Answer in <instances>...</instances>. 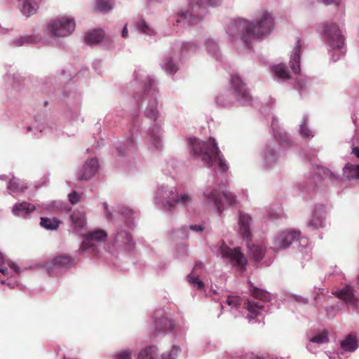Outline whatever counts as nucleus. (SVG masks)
I'll use <instances>...</instances> for the list:
<instances>
[{
    "label": "nucleus",
    "instance_id": "f257e3e1",
    "mask_svg": "<svg viewBox=\"0 0 359 359\" xmlns=\"http://www.w3.org/2000/svg\"><path fill=\"white\" fill-rule=\"evenodd\" d=\"M106 219L116 224L114 233L111 238V246L108 244L104 247V254L99 250V248L105 242L107 233L102 229H97L87 233L82 241L79 252L89 251L96 255L99 259L103 258L109 262V257H115L116 252H132L135 242L131 231L135 228V212L127 206L117 205L109 207L106 202L102 203Z\"/></svg>",
    "mask_w": 359,
    "mask_h": 359
},
{
    "label": "nucleus",
    "instance_id": "f03ea898",
    "mask_svg": "<svg viewBox=\"0 0 359 359\" xmlns=\"http://www.w3.org/2000/svg\"><path fill=\"white\" fill-rule=\"evenodd\" d=\"M133 77L129 88L137 90L134 95L136 104L138 107H142L144 116L154 121L148 129L145 141L153 148L161 149L163 147V123L158 120L161 114L158 100V81L154 76L148 74L141 68L135 70Z\"/></svg>",
    "mask_w": 359,
    "mask_h": 359
},
{
    "label": "nucleus",
    "instance_id": "7ed1b4c3",
    "mask_svg": "<svg viewBox=\"0 0 359 359\" xmlns=\"http://www.w3.org/2000/svg\"><path fill=\"white\" fill-rule=\"evenodd\" d=\"M273 28V18L266 10L260 11L254 21L238 18L231 21L227 34L236 39H241L249 45L254 39H259L269 34Z\"/></svg>",
    "mask_w": 359,
    "mask_h": 359
},
{
    "label": "nucleus",
    "instance_id": "20e7f679",
    "mask_svg": "<svg viewBox=\"0 0 359 359\" xmlns=\"http://www.w3.org/2000/svg\"><path fill=\"white\" fill-rule=\"evenodd\" d=\"M186 143L194 158L201 160L208 167L212 168L217 175L223 176L224 158L215 138L210 137L207 141H203L189 136L186 138Z\"/></svg>",
    "mask_w": 359,
    "mask_h": 359
},
{
    "label": "nucleus",
    "instance_id": "39448f33",
    "mask_svg": "<svg viewBox=\"0 0 359 359\" xmlns=\"http://www.w3.org/2000/svg\"><path fill=\"white\" fill-rule=\"evenodd\" d=\"M198 43L193 41H176L172 43L170 50L160 60L161 69L168 76H174L180 68L181 59L196 53Z\"/></svg>",
    "mask_w": 359,
    "mask_h": 359
},
{
    "label": "nucleus",
    "instance_id": "423d86ee",
    "mask_svg": "<svg viewBox=\"0 0 359 359\" xmlns=\"http://www.w3.org/2000/svg\"><path fill=\"white\" fill-rule=\"evenodd\" d=\"M318 32L327 47L333 62L339 60L346 52L345 36L343 29L334 22H325L318 27Z\"/></svg>",
    "mask_w": 359,
    "mask_h": 359
},
{
    "label": "nucleus",
    "instance_id": "0eeeda50",
    "mask_svg": "<svg viewBox=\"0 0 359 359\" xmlns=\"http://www.w3.org/2000/svg\"><path fill=\"white\" fill-rule=\"evenodd\" d=\"M75 28V19L72 16L63 15L50 20L43 30L49 39L55 41L71 36Z\"/></svg>",
    "mask_w": 359,
    "mask_h": 359
},
{
    "label": "nucleus",
    "instance_id": "6e6552de",
    "mask_svg": "<svg viewBox=\"0 0 359 359\" xmlns=\"http://www.w3.org/2000/svg\"><path fill=\"white\" fill-rule=\"evenodd\" d=\"M250 291L252 298L248 299L243 309L248 312L246 318L250 323L257 316H264L267 313L268 306L264 302L269 301L271 295L266 290L254 287L251 283H250Z\"/></svg>",
    "mask_w": 359,
    "mask_h": 359
},
{
    "label": "nucleus",
    "instance_id": "1a4fd4ad",
    "mask_svg": "<svg viewBox=\"0 0 359 359\" xmlns=\"http://www.w3.org/2000/svg\"><path fill=\"white\" fill-rule=\"evenodd\" d=\"M301 232L295 229H285L278 232L273 238L272 242V249L274 252H279L288 248L292 243L299 239L303 246L308 245L306 238H300Z\"/></svg>",
    "mask_w": 359,
    "mask_h": 359
},
{
    "label": "nucleus",
    "instance_id": "9d476101",
    "mask_svg": "<svg viewBox=\"0 0 359 359\" xmlns=\"http://www.w3.org/2000/svg\"><path fill=\"white\" fill-rule=\"evenodd\" d=\"M203 196L210 208L219 215L222 213L224 197V184L222 181L217 182L212 187H206L203 191Z\"/></svg>",
    "mask_w": 359,
    "mask_h": 359
},
{
    "label": "nucleus",
    "instance_id": "9b49d317",
    "mask_svg": "<svg viewBox=\"0 0 359 359\" xmlns=\"http://www.w3.org/2000/svg\"><path fill=\"white\" fill-rule=\"evenodd\" d=\"M176 189L168 185H159L155 192L154 203L162 210H171L176 194Z\"/></svg>",
    "mask_w": 359,
    "mask_h": 359
},
{
    "label": "nucleus",
    "instance_id": "f8f14e48",
    "mask_svg": "<svg viewBox=\"0 0 359 359\" xmlns=\"http://www.w3.org/2000/svg\"><path fill=\"white\" fill-rule=\"evenodd\" d=\"M201 6L198 4H192L189 3V9L181 11L176 16L174 26L182 25L183 27L197 25L201 20L202 15L199 9Z\"/></svg>",
    "mask_w": 359,
    "mask_h": 359
},
{
    "label": "nucleus",
    "instance_id": "ddd939ff",
    "mask_svg": "<svg viewBox=\"0 0 359 359\" xmlns=\"http://www.w3.org/2000/svg\"><path fill=\"white\" fill-rule=\"evenodd\" d=\"M231 90L233 92L238 101L243 105L248 104L251 100L245 84L243 82L239 75L233 74L230 79Z\"/></svg>",
    "mask_w": 359,
    "mask_h": 359
},
{
    "label": "nucleus",
    "instance_id": "4468645a",
    "mask_svg": "<svg viewBox=\"0 0 359 359\" xmlns=\"http://www.w3.org/2000/svg\"><path fill=\"white\" fill-rule=\"evenodd\" d=\"M226 259H228L234 270L243 274L246 270L248 259L240 248H229L226 245Z\"/></svg>",
    "mask_w": 359,
    "mask_h": 359
},
{
    "label": "nucleus",
    "instance_id": "2eb2a0df",
    "mask_svg": "<svg viewBox=\"0 0 359 359\" xmlns=\"http://www.w3.org/2000/svg\"><path fill=\"white\" fill-rule=\"evenodd\" d=\"M27 131L28 133L33 132L34 136L36 137L43 135H58L56 123L51 120L47 119L40 121L36 120L33 126L27 127Z\"/></svg>",
    "mask_w": 359,
    "mask_h": 359
},
{
    "label": "nucleus",
    "instance_id": "dca6fc26",
    "mask_svg": "<svg viewBox=\"0 0 359 359\" xmlns=\"http://www.w3.org/2000/svg\"><path fill=\"white\" fill-rule=\"evenodd\" d=\"M72 77V75L69 74L67 69H62L60 78L55 76H51L41 79L38 86L39 90L44 94H49L51 92L55 93V88L58 84L71 79Z\"/></svg>",
    "mask_w": 359,
    "mask_h": 359
},
{
    "label": "nucleus",
    "instance_id": "f3484780",
    "mask_svg": "<svg viewBox=\"0 0 359 359\" xmlns=\"http://www.w3.org/2000/svg\"><path fill=\"white\" fill-rule=\"evenodd\" d=\"M137 129L133 126L129 131L127 140L119 142L116 146V150L118 155L122 157H126L132 155L137 149L136 137Z\"/></svg>",
    "mask_w": 359,
    "mask_h": 359
},
{
    "label": "nucleus",
    "instance_id": "a211bd4d",
    "mask_svg": "<svg viewBox=\"0 0 359 359\" xmlns=\"http://www.w3.org/2000/svg\"><path fill=\"white\" fill-rule=\"evenodd\" d=\"M262 167L266 170L273 169L278 163V156L273 142L265 144L260 154Z\"/></svg>",
    "mask_w": 359,
    "mask_h": 359
},
{
    "label": "nucleus",
    "instance_id": "6ab92c4d",
    "mask_svg": "<svg viewBox=\"0 0 359 359\" xmlns=\"http://www.w3.org/2000/svg\"><path fill=\"white\" fill-rule=\"evenodd\" d=\"M74 259L69 256H58L48 263L47 269L50 275L61 273L75 265Z\"/></svg>",
    "mask_w": 359,
    "mask_h": 359
},
{
    "label": "nucleus",
    "instance_id": "aec40b11",
    "mask_svg": "<svg viewBox=\"0 0 359 359\" xmlns=\"http://www.w3.org/2000/svg\"><path fill=\"white\" fill-rule=\"evenodd\" d=\"M99 168L98 161L91 158L86 161L82 168L79 170L78 178L80 181H88L93 177Z\"/></svg>",
    "mask_w": 359,
    "mask_h": 359
},
{
    "label": "nucleus",
    "instance_id": "412c9836",
    "mask_svg": "<svg viewBox=\"0 0 359 359\" xmlns=\"http://www.w3.org/2000/svg\"><path fill=\"white\" fill-rule=\"evenodd\" d=\"M205 46L208 55L215 61L222 64L223 54L218 40L215 38H208L205 41Z\"/></svg>",
    "mask_w": 359,
    "mask_h": 359
},
{
    "label": "nucleus",
    "instance_id": "4be33fe9",
    "mask_svg": "<svg viewBox=\"0 0 359 359\" xmlns=\"http://www.w3.org/2000/svg\"><path fill=\"white\" fill-rule=\"evenodd\" d=\"M325 207L320 204L315 206L311 217L307 224V227L311 230L324 226Z\"/></svg>",
    "mask_w": 359,
    "mask_h": 359
},
{
    "label": "nucleus",
    "instance_id": "5701e85b",
    "mask_svg": "<svg viewBox=\"0 0 359 359\" xmlns=\"http://www.w3.org/2000/svg\"><path fill=\"white\" fill-rule=\"evenodd\" d=\"M36 208L32 203L26 201L18 202L13 205L11 212L15 217L26 219L30 217Z\"/></svg>",
    "mask_w": 359,
    "mask_h": 359
},
{
    "label": "nucleus",
    "instance_id": "b1692460",
    "mask_svg": "<svg viewBox=\"0 0 359 359\" xmlns=\"http://www.w3.org/2000/svg\"><path fill=\"white\" fill-rule=\"evenodd\" d=\"M302 46L303 43L301 39L297 38L290 58V68L295 74L300 72V54Z\"/></svg>",
    "mask_w": 359,
    "mask_h": 359
},
{
    "label": "nucleus",
    "instance_id": "393cba45",
    "mask_svg": "<svg viewBox=\"0 0 359 359\" xmlns=\"http://www.w3.org/2000/svg\"><path fill=\"white\" fill-rule=\"evenodd\" d=\"M335 295L343 299L347 304L355 309L358 307V300L355 297L353 287L346 285L343 289L335 292Z\"/></svg>",
    "mask_w": 359,
    "mask_h": 359
},
{
    "label": "nucleus",
    "instance_id": "a878e982",
    "mask_svg": "<svg viewBox=\"0 0 359 359\" xmlns=\"http://www.w3.org/2000/svg\"><path fill=\"white\" fill-rule=\"evenodd\" d=\"M251 217L248 214L240 212L238 217L239 233L242 238L246 241L251 237Z\"/></svg>",
    "mask_w": 359,
    "mask_h": 359
},
{
    "label": "nucleus",
    "instance_id": "bb28decb",
    "mask_svg": "<svg viewBox=\"0 0 359 359\" xmlns=\"http://www.w3.org/2000/svg\"><path fill=\"white\" fill-rule=\"evenodd\" d=\"M28 188L27 183L15 177L12 175V178L9 180L7 185V191L10 195L24 192Z\"/></svg>",
    "mask_w": 359,
    "mask_h": 359
},
{
    "label": "nucleus",
    "instance_id": "cd10ccee",
    "mask_svg": "<svg viewBox=\"0 0 359 359\" xmlns=\"http://www.w3.org/2000/svg\"><path fill=\"white\" fill-rule=\"evenodd\" d=\"M46 0H23L21 12L22 15L27 18L35 14L39 8V5Z\"/></svg>",
    "mask_w": 359,
    "mask_h": 359
},
{
    "label": "nucleus",
    "instance_id": "c85d7f7f",
    "mask_svg": "<svg viewBox=\"0 0 359 359\" xmlns=\"http://www.w3.org/2000/svg\"><path fill=\"white\" fill-rule=\"evenodd\" d=\"M74 228L77 232L83 231L86 226V217L83 211L74 210L70 215Z\"/></svg>",
    "mask_w": 359,
    "mask_h": 359
},
{
    "label": "nucleus",
    "instance_id": "c756f323",
    "mask_svg": "<svg viewBox=\"0 0 359 359\" xmlns=\"http://www.w3.org/2000/svg\"><path fill=\"white\" fill-rule=\"evenodd\" d=\"M45 39H43L38 34L25 35L13 40V44L16 46H22L26 44H37L44 43Z\"/></svg>",
    "mask_w": 359,
    "mask_h": 359
},
{
    "label": "nucleus",
    "instance_id": "7c9ffc66",
    "mask_svg": "<svg viewBox=\"0 0 359 359\" xmlns=\"http://www.w3.org/2000/svg\"><path fill=\"white\" fill-rule=\"evenodd\" d=\"M175 323L167 317L156 318L155 320V329L157 332H172Z\"/></svg>",
    "mask_w": 359,
    "mask_h": 359
},
{
    "label": "nucleus",
    "instance_id": "2f4dec72",
    "mask_svg": "<svg viewBox=\"0 0 359 359\" xmlns=\"http://www.w3.org/2000/svg\"><path fill=\"white\" fill-rule=\"evenodd\" d=\"M104 31L101 29H96L89 31L85 34V42L89 45L99 43L104 38Z\"/></svg>",
    "mask_w": 359,
    "mask_h": 359
},
{
    "label": "nucleus",
    "instance_id": "473e14b6",
    "mask_svg": "<svg viewBox=\"0 0 359 359\" xmlns=\"http://www.w3.org/2000/svg\"><path fill=\"white\" fill-rule=\"evenodd\" d=\"M158 349L156 346L151 345L140 350L137 359H157Z\"/></svg>",
    "mask_w": 359,
    "mask_h": 359
},
{
    "label": "nucleus",
    "instance_id": "72a5a7b5",
    "mask_svg": "<svg viewBox=\"0 0 359 359\" xmlns=\"http://www.w3.org/2000/svg\"><path fill=\"white\" fill-rule=\"evenodd\" d=\"M226 305L230 307V312L235 317L239 316L241 313V299L238 296H228L226 299Z\"/></svg>",
    "mask_w": 359,
    "mask_h": 359
},
{
    "label": "nucleus",
    "instance_id": "f704fd0d",
    "mask_svg": "<svg viewBox=\"0 0 359 359\" xmlns=\"http://www.w3.org/2000/svg\"><path fill=\"white\" fill-rule=\"evenodd\" d=\"M271 130L273 136L280 141V144H283L284 142L287 144V134L279 128L278 121L275 117L272 118Z\"/></svg>",
    "mask_w": 359,
    "mask_h": 359
},
{
    "label": "nucleus",
    "instance_id": "c9c22d12",
    "mask_svg": "<svg viewBox=\"0 0 359 359\" xmlns=\"http://www.w3.org/2000/svg\"><path fill=\"white\" fill-rule=\"evenodd\" d=\"M274 79L278 81H285L289 79V74L285 69V66L283 64L274 65L271 67Z\"/></svg>",
    "mask_w": 359,
    "mask_h": 359
},
{
    "label": "nucleus",
    "instance_id": "e433bc0d",
    "mask_svg": "<svg viewBox=\"0 0 359 359\" xmlns=\"http://www.w3.org/2000/svg\"><path fill=\"white\" fill-rule=\"evenodd\" d=\"M193 197L187 191H182L180 194H178L176 191V194L173 201V206L175 204L180 205L182 206H188L192 203Z\"/></svg>",
    "mask_w": 359,
    "mask_h": 359
},
{
    "label": "nucleus",
    "instance_id": "4c0bfd02",
    "mask_svg": "<svg viewBox=\"0 0 359 359\" xmlns=\"http://www.w3.org/2000/svg\"><path fill=\"white\" fill-rule=\"evenodd\" d=\"M343 175L347 180L359 178V165L347 163L343 169Z\"/></svg>",
    "mask_w": 359,
    "mask_h": 359
},
{
    "label": "nucleus",
    "instance_id": "58836bf2",
    "mask_svg": "<svg viewBox=\"0 0 359 359\" xmlns=\"http://www.w3.org/2000/svg\"><path fill=\"white\" fill-rule=\"evenodd\" d=\"M249 254L256 261H260L263 259L266 249L264 247L259 245H248Z\"/></svg>",
    "mask_w": 359,
    "mask_h": 359
},
{
    "label": "nucleus",
    "instance_id": "ea45409f",
    "mask_svg": "<svg viewBox=\"0 0 359 359\" xmlns=\"http://www.w3.org/2000/svg\"><path fill=\"white\" fill-rule=\"evenodd\" d=\"M135 29L142 34L148 36H154L156 34L155 30L149 26V25L144 20L140 19L135 23Z\"/></svg>",
    "mask_w": 359,
    "mask_h": 359
},
{
    "label": "nucleus",
    "instance_id": "a19ab883",
    "mask_svg": "<svg viewBox=\"0 0 359 359\" xmlns=\"http://www.w3.org/2000/svg\"><path fill=\"white\" fill-rule=\"evenodd\" d=\"M60 224V221L55 217H41L40 225L46 230H56Z\"/></svg>",
    "mask_w": 359,
    "mask_h": 359
},
{
    "label": "nucleus",
    "instance_id": "79ce46f5",
    "mask_svg": "<svg viewBox=\"0 0 359 359\" xmlns=\"http://www.w3.org/2000/svg\"><path fill=\"white\" fill-rule=\"evenodd\" d=\"M328 341L327 333L325 332H323L318 333V334L313 336L311 338L309 343L307 345V348L310 351H313V346L314 344H326Z\"/></svg>",
    "mask_w": 359,
    "mask_h": 359
},
{
    "label": "nucleus",
    "instance_id": "37998d69",
    "mask_svg": "<svg viewBox=\"0 0 359 359\" xmlns=\"http://www.w3.org/2000/svg\"><path fill=\"white\" fill-rule=\"evenodd\" d=\"M341 347L344 351H354L358 348V341L355 337L350 335L341 341Z\"/></svg>",
    "mask_w": 359,
    "mask_h": 359
},
{
    "label": "nucleus",
    "instance_id": "c03bdc74",
    "mask_svg": "<svg viewBox=\"0 0 359 359\" xmlns=\"http://www.w3.org/2000/svg\"><path fill=\"white\" fill-rule=\"evenodd\" d=\"M95 6L99 11L107 13L113 8L114 0H95Z\"/></svg>",
    "mask_w": 359,
    "mask_h": 359
},
{
    "label": "nucleus",
    "instance_id": "a18cd8bd",
    "mask_svg": "<svg viewBox=\"0 0 359 359\" xmlns=\"http://www.w3.org/2000/svg\"><path fill=\"white\" fill-rule=\"evenodd\" d=\"M188 283L194 288L198 290H203L204 288V283L198 278V276L191 273L187 276Z\"/></svg>",
    "mask_w": 359,
    "mask_h": 359
},
{
    "label": "nucleus",
    "instance_id": "49530a36",
    "mask_svg": "<svg viewBox=\"0 0 359 359\" xmlns=\"http://www.w3.org/2000/svg\"><path fill=\"white\" fill-rule=\"evenodd\" d=\"M188 330V327L186 325L184 322L175 323V326L174 330L175 337L179 339H184L187 332Z\"/></svg>",
    "mask_w": 359,
    "mask_h": 359
},
{
    "label": "nucleus",
    "instance_id": "de8ad7c7",
    "mask_svg": "<svg viewBox=\"0 0 359 359\" xmlns=\"http://www.w3.org/2000/svg\"><path fill=\"white\" fill-rule=\"evenodd\" d=\"M181 351L179 346L173 345L169 351L164 352L161 354V359H177Z\"/></svg>",
    "mask_w": 359,
    "mask_h": 359
},
{
    "label": "nucleus",
    "instance_id": "09e8293b",
    "mask_svg": "<svg viewBox=\"0 0 359 359\" xmlns=\"http://www.w3.org/2000/svg\"><path fill=\"white\" fill-rule=\"evenodd\" d=\"M308 122V118L304 116L303 118L302 123L300 125L299 133L304 138L313 137V132L306 126Z\"/></svg>",
    "mask_w": 359,
    "mask_h": 359
},
{
    "label": "nucleus",
    "instance_id": "8fccbe9b",
    "mask_svg": "<svg viewBox=\"0 0 359 359\" xmlns=\"http://www.w3.org/2000/svg\"><path fill=\"white\" fill-rule=\"evenodd\" d=\"M211 250L217 257L224 258V241H222L219 244L214 245Z\"/></svg>",
    "mask_w": 359,
    "mask_h": 359
},
{
    "label": "nucleus",
    "instance_id": "3c124183",
    "mask_svg": "<svg viewBox=\"0 0 359 359\" xmlns=\"http://www.w3.org/2000/svg\"><path fill=\"white\" fill-rule=\"evenodd\" d=\"M203 229L204 226L203 224H192L187 227H182L181 229V231L184 235H188L187 233L188 231H193L196 233H201L203 231Z\"/></svg>",
    "mask_w": 359,
    "mask_h": 359
},
{
    "label": "nucleus",
    "instance_id": "603ef678",
    "mask_svg": "<svg viewBox=\"0 0 359 359\" xmlns=\"http://www.w3.org/2000/svg\"><path fill=\"white\" fill-rule=\"evenodd\" d=\"M133 351L125 349L117 352L113 356L114 359H132Z\"/></svg>",
    "mask_w": 359,
    "mask_h": 359
},
{
    "label": "nucleus",
    "instance_id": "864d4df0",
    "mask_svg": "<svg viewBox=\"0 0 359 359\" xmlns=\"http://www.w3.org/2000/svg\"><path fill=\"white\" fill-rule=\"evenodd\" d=\"M214 102L217 107L219 109L224 107V95L222 92L217 93L214 95Z\"/></svg>",
    "mask_w": 359,
    "mask_h": 359
},
{
    "label": "nucleus",
    "instance_id": "5fc2aeb1",
    "mask_svg": "<svg viewBox=\"0 0 359 359\" xmlns=\"http://www.w3.org/2000/svg\"><path fill=\"white\" fill-rule=\"evenodd\" d=\"M68 97L74 100L72 104L75 105L76 109L80 107L81 104V95L80 93H72L68 95Z\"/></svg>",
    "mask_w": 359,
    "mask_h": 359
},
{
    "label": "nucleus",
    "instance_id": "6e6d98bb",
    "mask_svg": "<svg viewBox=\"0 0 359 359\" xmlns=\"http://www.w3.org/2000/svg\"><path fill=\"white\" fill-rule=\"evenodd\" d=\"M306 86V79L302 75H299L294 88L299 90H302Z\"/></svg>",
    "mask_w": 359,
    "mask_h": 359
},
{
    "label": "nucleus",
    "instance_id": "4d7b16f0",
    "mask_svg": "<svg viewBox=\"0 0 359 359\" xmlns=\"http://www.w3.org/2000/svg\"><path fill=\"white\" fill-rule=\"evenodd\" d=\"M68 199L71 204L75 205L79 203L80 195L76 191H72L68 194Z\"/></svg>",
    "mask_w": 359,
    "mask_h": 359
},
{
    "label": "nucleus",
    "instance_id": "13d9d810",
    "mask_svg": "<svg viewBox=\"0 0 359 359\" xmlns=\"http://www.w3.org/2000/svg\"><path fill=\"white\" fill-rule=\"evenodd\" d=\"M201 4L210 7H217L222 4V0H201Z\"/></svg>",
    "mask_w": 359,
    "mask_h": 359
},
{
    "label": "nucleus",
    "instance_id": "bf43d9fd",
    "mask_svg": "<svg viewBox=\"0 0 359 359\" xmlns=\"http://www.w3.org/2000/svg\"><path fill=\"white\" fill-rule=\"evenodd\" d=\"M0 283L3 285H7L10 288H15V287H17L19 285L18 281L16 279L3 280H1Z\"/></svg>",
    "mask_w": 359,
    "mask_h": 359
},
{
    "label": "nucleus",
    "instance_id": "052dcab7",
    "mask_svg": "<svg viewBox=\"0 0 359 359\" xmlns=\"http://www.w3.org/2000/svg\"><path fill=\"white\" fill-rule=\"evenodd\" d=\"M226 204H229L230 205H233L236 203V199L235 196L231 193L226 191Z\"/></svg>",
    "mask_w": 359,
    "mask_h": 359
},
{
    "label": "nucleus",
    "instance_id": "680f3d73",
    "mask_svg": "<svg viewBox=\"0 0 359 359\" xmlns=\"http://www.w3.org/2000/svg\"><path fill=\"white\" fill-rule=\"evenodd\" d=\"M177 164V161L175 159L170 158L166 161V165L168 167H170L171 169L168 168L167 170L168 173H170L172 172V170H175V167Z\"/></svg>",
    "mask_w": 359,
    "mask_h": 359
},
{
    "label": "nucleus",
    "instance_id": "e2e57ef3",
    "mask_svg": "<svg viewBox=\"0 0 359 359\" xmlns=\"http://www.w3.org/2000/svg\"><path fill=\"white\" fill-rule=\"evenodd\" d=\"M101 60H96L93 62V67L98 74H102V72L101 69Z\"/></svg>",
    "mask_w": 359,
    "mask_h": 359
},
{
    "label": "nucleus",
    "instance_id": "0e129e2a",
    "mask_svg": "<svg viewBox=\"0 0 359 359\" xmlns=\"http://www.w3.org/2000/svg\"><path fill=\"white\" fill-rule=\"evenodd\" d=\"M318 1L325 5L334 4L336 6H339L340 4V0H318Z\"/></svg>",
    "mask_w": 359,
    "mask_h": 359
},
{
    "label": "nucleus",
    "instance_id": "69168bd1",
    "mask_svg": "<svg viewBox=\"0 0 359 359\" xmlns=\"http://www.w3.org/2000/svg\"><path fill=\"white\" fill-rule=\"evenodd\" d=\"M9 266L11 269L15 272L16 273H20L21 272V269L14 262H10L8 263Z\"/></svg>",
    "mask_w": 359,
    "mask_h": 359
},
{
    "label": "nucleus",
    "instance_id": "338daca9",
    "mask_svg": "<svg viewBox=\"0 0 359 359\" xmlns=\"http://www.w3.org/2000/svg\"><path fill=\"white\" fill-rule=\"evenodd\" d=\"M177 252L178 253H180L181 255H186L187 254V247L184 245H180L178 248H177Z\"/></svg>",
    "mask_w": 359,
    "mask_h": 359
},
{
    "label": "nucleus",
    "instance_id": "774afa93",
    "mask_svg": "<svg viewBox=\"0 0 359 359\" xmlns=\"http://www.w3.org/2000/svg\"><path fill=\"white\" fill-rule=\"evenodd\" d=\"M121 36L124 39H126L128 38V27H127V24H125L123 27L122 28V30H121Z\"/></svg>",
    "mask_w": 359,
    "mask_h": 359
}]
</instances>
